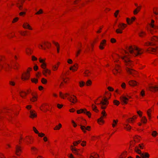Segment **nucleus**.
Returning <instances> with one entry per match:
<instances>
[{"mask_svg": "<svg viewBox=\"0 0 158 158\" xmlns=\"http://www.w3.org/2000/svg\"><path fill=\"white\" fill-rule=\"evenodd\" d=\"M113 73L115 75H116V73H119L120 72L118 71V70L117 69V68L116 67L115 68V70L113 71Z\"/></svg>", "mask_w": 158, "mask_h": 158, "instance_id": "32", "label": "nucleus"}, {"mask_svg": "<svg viewBox=\"0 0 158 158\" xmlns=\"http://www.w3.org/2000/svg\"><path fill=\"white\" fill-rule=\"evenodd\" d=\"M33 130L35 133L38 134V135L40 137H42L44 136V134L43 133H39L38 131L36 130L35 127H33Z\"/></svg>", "mask_w": 158, "mask_h": 158, "instance_id": "12", "label": "nucleus"}, {"mask_svg": "<svg viewBox=\"0 0 158 158\" xmlns=\"http://www.w3.org/2000/svg\"><path fill=\"white\" fill-rule=\"evenodd\" d=\"M141 8V6H137V8L134 11V14L136 15L137 14L138 12L139 11Z\"/></svg>", "mask_w": 158, "mask_h": 158, "instance_id": "21", "label": "nucleus"}, {"mask_svg": "<svg viewBox=\"0 0 158 158\" xmlns=\"http://www.w3.org/2000/svg\"><path fill=\"white\" fill-rule=\"evenodd\" d=\"M22 152L20 146L17 145L16 147L15 153L18 156H19Z\"/></svg>", "mask_w": 158, "mask_h": 158, "instance_id": "9", "label": "nucleus"}, {"mask_svg": "<svg viewBox=\"0 0 158 158\" xmlns=\"http://www.w3.org/2000/svg\"><path fill=\"white\" fill-rule=\"evenodd\" d=\"M80 86L81 87L83 86L85 84V82L84 81H81L80 82Z\"/></svg>", "mask_w": 158, "mask_h": 158, "instance_id": "46", "label": "nucleus"}, {"mask_svg": "<svg viewBox=\"0 0 158 158\" xmlns=\"http://www.w3.org/2000/svg\"><path fill=\"white\" fill-rule=\"evenodd\" d=\"M92 83L91 81L89 80H88L86 82V85L87 86H89L90 85H91Z\"/></svg>", "mask_w": 158, "mask_h": 158, "instance_id": "41", "label": "nucleus"}, {"mask_svg": "<svg viewBox=\"0 0 158 158\" xmlns=\"http://www.w3.org/2000/svg\"><path fill=\"white\" fill-rule=\"evenodd\" d=\"M59 64V63H58L57 64V66H56V65H53L52 66V69L53 70H57L58 67V66Z\"/></svg>", "mask_w": 158, "mask_h": 158, "instance_id": "38", "label": "nucleus"}, {"mask_svg": "<svg viewBox=\"0 0 158 158\" xmlns=\"http://www.w3.org/2000/svg\"><path fill=\"white\" fill-rule=\"evenodd\" d=\"M125 128L127 130H129L131 129V127L129 125L127 124L126 125V127H125Z\"/></svg>", "mask_w": 158, "mask_h": 158, "instance_id": "36", "label": "nucleus"}, {"mask_svg": "<svg viewBox=\"0 0 158 158\" xmlns=\"http://www.w3.org/2000/svg\"><path fill=\"white\" fill-rule=\"evenodd\" d=\"M134 118H130L128 120V122L129 123L132 122Z\"/></svg>", "mask_w": 158, "mask_h": 158, "instance_id": "53", "label": "nucleus"}, {"mask_svg": "<svg viewBox=\"0 0 158 158\" xmlns=\"http://www.w3.org/2000/svg\"><path fill=\"white\" fill-rule=\"evenodd\" d=\"M148 52L151 53H154L156 52V49L152 48H150L148 49Z\"/></svg>", "mask_w": 158, "mask_h": 158, "instance_id": "18", "label": "nucleus"}, {"mask_svg": "<svg viewBox=\"0 0 158 158\" xmlns=\"http://www.w3.org/2000/svg\"><path fill=\"white\" fill-rule=\"evenodd\" d=\"M73 96L75 97L74 98H73L72 97H70V98H68V99L71 102L75 103V102H77V99H76V97L74 95Z\"/></svg>", "mask_w": 158, "mask_h": 158, "instance_id": "15", "label": "nucleus"}, {"mask_svg": "<svg viewBox=\"0 0 158 158\" xmlns=\"http://www.w3.org/2000/svg\"><path fill=\"white\" fill-rule=\"evenodd\" d=\"M43 13V11L42 9H40L39 11L35 13L36 15H39Z\"/></svg>", "mask_w": 158, "mask_h": 158, "instance_id": "42", "label": "nucleus"}, {"mask_svg": "<svg viewBox=\"0 0 158 158\" xmlns=\"http://www.w3.org/2000/svg\"><path fill=\"white\" fill-rule=\"evenodd\" d=\"M141 121L144 123H145L147 121L146 118L145 117H143L142 118Z\"/></svg>", "mask_w": 158, "mask_h": 158, "instance_id": "33", "label": "nucleus"}, {"mask_svg": "<svg viewBox=\"0 0 158 158\" xmlns=\"http://www.w3.org/2000/svg\"><path fill=\"white\" fill-rule=\"evenodd\" d=\"M77 112L78 114L82 113H84L88 115L89 118L90 117L91 113L89 111H87L85 109H81L80 110H77Z\"/></svg>", "mask_w": 158, "mask_h": 158, "instance_id": "8", "label": "nucleus"}, {"mask_svg": "<svg viewBox=\"0 0 158 158\" xmlns=\"http://www.w3.org/2000/svg\"><path fill=\"white\" fill-rule=\"evenodd\" d=\"M31 81L33 82H34L35 83H37L38 82V79H31Z\"/></svg>", "mask_w": 158, "mask_h": 158, "instance_id": "51", "label": "nucleus"}, {"mask_svg": "<svg viewBox=\"0 0 158 158\" xmlns=\"http://www.w3.org/2000/svg\"><path fill=\"white\" fill-rule=\"evenodd\" d=\"M42 82L44 84H45L47 82V81L45 79L43 78L41 80Z\"/></svg>", "mask_w": 158, "mask_h": 158, "instance_id": "43", "label": "nucleus"}, {"mask_svg": "<svg viewBox=\"0 0 158 158\" xmlns=\"http://www.w3.org/2000/svg\"><path fill=\"white\" fill-rule=\"evenodd\" d=\"M152 41H157L158 40V38L157 37L154 36L152 39Z\"/></svg>", "mask_w": 158, "mask_h": 158, "instance_id": "44", "label": "nucleus"}, {"mask_svg": "<svg viewBox=\"0 0 158 158\" xmlns=\"http://www.w3.org/2000/svg\"><path fill=\"white\" fill-rule=\"evenodd\" d=\"M39 60L40 62L42 64L41 65L42 68L43 69H45L46 66V64L44 62V60L43 59H41V58H40Z\"/></svg>", "mask_w": 158, "mask_h": 158, "instance_id": "14", "label": "nucleus"}, {"mask_svg": "<svg viewBox=\"0 0 158 158\" xmlns=\"http://www.w3.org/2000/svg\"><path fill=\"white\" fill-rule=\"evenodd\" d=\"M10 84L12 86H14L15 85V82L13 81H9Z\"/></svg>", "mask_w": 158, "mask_h": 158, "instance_id": "48", "label": "nucleus"}, {"mask_svg": "<svg viewBox=\"0 0 158 158\" xmlns=\"http://www.w3.org/2000/svg\"><path fill=\"white\" fill-rule=\"evenodd\" d=\"M73 152L77 155H80V154L78 153V151L77 149H74V151Z\"/></svg>", "mask_w": 158, "mask_h": 158, "instance_id": "45", "label": "nucleus"}, {"mask_svg": "<svg viewBox=\"0 0 158 158\" xmlns=\"http://www.w3.org/2000/svg\"><path fill=\"white\" fill-rule=\"evenodd\" d=\"M108 104V102L106 98L102 99V101L100 102V103L97 104L98 105H100L101 108L102 109H104L106 108V106H104V105H107Z\"/></svg>", "mask_w": 158, "mask_h": 158, "instance_id": "5", "label": "nucleus"}, {"mask_svg": "<svg viewBox=\"0 0 158 158\" xmlns=\"http://www.w3.org/2000/svg\"><path fill=\"white\" fill-rule=\"evenodd\" d=\"M62 106H63V105H60V104H57V107L59 109L61 108H62Z\"/></svg>", "mask_w": 158, "mask_h": 158, "instance_id": "57", "label": "nucleus"}, {"mask_svg": "<svg viewBox=\"0 0 158 158\" xmlns=\"http://www.w3.org/2000/svg\"><path fill=\"white\" fill-rule=\"evenodd\" d=\"M121 101L123 103L127 104V101L128 100V98H126L124 96H122L120 98Z\"/></svg>", "mask_w": 158, "mask_h": 158, "instance_id": "11", "label": "nucleus"}, {"mask_svg": "<svg viewBox=\"0 0 158 158\" xmlns=\"http://www.w3.org/2000/svg\"><path fill=\"white\" fill-rule=\"evenodd\" d=\"M81 128V129L84 132H85V130H89V129H90V127L88 126L86 127L85 126H83L81 125H80Z\"/></svg>", "mask_w": 158, "mask_h": 158, "instance_id": "17", "label": "nucleus"}, {"mask_svg": "<svg viewBox=\"0 0 158 158\" xmlns=\"http://www.w3.org/2000/svg\"><path fill=\"white\" fill-rule=\"evenodd\" d=\"M113 102L114 104L118 106L119 104V102L116 100H115Z\"/></svg>", "mask_w": 158, "mask_h": 158, "instance_id": "39", "label": "nucleus"}, {"mask_svg": "<svg viewBox=\"0 0 158 158\" xmlns=\"http://www.w3.org/2000/svg\"><path fill=\"white\" fill-rule=\"evenodd\" d=\"M80 140L75 142L73 143V144L74 146H76L78 143H80Z\"/></svg>", "mask_w": 158, "mask_h": 158, "instance_id": "52", "label": "nucleus"}, {"mask_svg": "<svg viewBox=\"0 0 158 158\" xmlns=\"http://www.w3.org/2000/svg\"><path fill=\"white\" fill-rule=\"evenodd\" d=\"M36 97L35 96H33V98L31 99L30 100L31 101L34 102L36 100Z\"/></svg>", "mask_w": 158, "mask_h": 158, "instance_id": "47", "label": "nucleus"}, {"mask_svg": "<svg viewBox=\"0 0 158 158\" xmlns=\"http://www.w3.org/2000/svg\"><path fill=\"white\" fill-rule=\"evenodd\" d=\"M128 50L130 53H128V56H136L141 55L143 52L142 49L135 46L134 47L132 46H129L128 48Z\"/></svg>", "mask_w": 158, "mask_h": 158, "instance_id": "1", "label": "nucleus"}, {"mask_svg": "<svg viewBox=\"0 0 158 158\" xmlns=\"http://www.w3.org/2000/svg\"><path fill=\"white\" fill-rule=\"evenodd\" d=\"M31 150L35 153H36L37 149L34 147H32L31 148Z\"/></svg>", "mask_w": 158, "mask_h": 158, "instance_id": "37", "label": "nucleus"}, {"mask_svg": "<svg viewBox=\"0 0 158 158\" xmlns=\"http://www.w3.org/2000/svg\"><path fill=\"white\" fill-rule=\"evenodd\" d=\"M68 62L70 64H71L72 63V61L71 59H69L68 60Z\"/></svg>", "mask_w": 158, "mask_h": 158, "instance_id": "64", "label": "nucleus"}, {"mask_svg": "<svg viewBox=\"0 0 158 158\" xmlns=\"http://www.w3.org/2000/svg\"><path fill=\"white\" fill-rule=\"evenodd\" d=\"M32 60H36L37 58L34 56H32Z\"/></svg>", "mask_w": 158, "mask_h": 158, "instance_id": "59", "label": "nucleus"}, {"mask_svg": "<svg viewBox=\"0 0 158 158\" xmlns=\"http://www.w3.org/2000/svg\"><path fill=\"white\" fill-rule=\"evenodd\" d=\"M32 69L31 68H28L27 72L23 74L22 77V79L23 80H27L29 78V71L31 70Z\"/></svg>", "mask_w": 158, "mask_h": 158, "instance_id": "6", "label": "nucleus"}, {"mask_svg": "<svg viewBox=\"0 0 158 158\" xmlns=\"http://www.w3.org/2000/svg\"><path fill=\"white\" fill-rule=\"evenodd\" d=\"M152 135L153 137H155L157 135V133L156 131H154L152 132Z\"/></svg>", "mask_w": 158, "mask_h": 158, "instance_id": "35", "label": "nucleus"}, {"mask_svg": "<svg viewBox=\"0 0 158 158\" xmlns=\"http://www.w3.org/2000/svg\"><path fill=\"white\" fill-rule=\"evenodd\" d=\"M50 71L48 69H46V68L44 69L43 71V74L45 75V73H48L50 74Z\"/></svg>", "mask_w": 158, "mask_h": 158, "instance_id": "28", "label": "nucleus"}, {"mask_svg": "<svg viewBox=\"0 0 158 158\" xmlns=\"http://www.w3.org/2000/svg\"><path fill=\"white\" fill-rule=\"evenodd\" d=\"M139 35L140 36L143 37L144 35H146V33L143 31H141L139 33Z\"/></svg>", "mask_w": 158, "mask_h": 158, "instance_id": "30", "label": "nucleus"}, {"mask_svg": "<svg viewBox=\"0 0 158 158\" xmlns=\"http://www.w3.org/2000/svg\"><path fill=\"white\" fill-rule=\"evenodd\" d=\"M116 40L114 38H112L111 40V42L112 43H114L116 42Z\"/></svg>", "mask_w": 158, "mask_h": 158, "instance_id": "60", "label": "nucleus"}, {"mask_svg": "<svg viewBox=\"0 0 158 158\" xmlns=\"http://www.w3.org/2000/svg\"><path fill=\"white\" fill-rule=\"evenodd\" d=\"M135 151L138 154L140 155L142 158H148L149 157V155L148 153H142L141 150L137 147L135 148Z\"/></svg>", "mask_w": 158, "mask_h": 158, "instance_id": "2", "label": "nucleus"}, {"mask_svg": "<svg viewBox=\"0 0 158 158\" xmlns=\"http://www.w3.org/2000/svg\"><path fill=\"white\" fill-rule=\"evenodd\" d=\"M61 127V125L60 123L59 124V126H56L55 128H54V130H59L60 127Z\"/></svg>", "mask_w": 158, "mask_h": 158, "instance_id": "31", "label": "nucleus"}, {"mask_svg": "<svg viewBox=\"0 0 158 158\" xmlns=\"http://www.w3.org/2000/svg\"><path fill=\"white\" fill-rule=\"evenodd\" d=\"M126 86V84L124 83H122L121 85V87L123 88H124Z\"/></svg>", "mask_w": 158, "mask_h": 158, "instance_id": "58", "label": "nucleus"}, {"mask_svg": "<svg viewBox=\"0 0 158 158\" xmlns=\"http://www.w3.org/2000/svg\"><path fill=\"white\" fill-rule=\"evenodd\" d=\"M121 58L125 62L126 65H131V62L128 57V55H125L124 56L122 57Z\"/></svg>", "mask_w": 158, "mask_h": 158, "instance_id": "4", "label": "nucleus"}, {"mask_svg": "<svg viewBox=\"0 0 158 158\" xmlns=\"http://www.w3.org/2000/svg\"><path fill=\"white\" fill-rule=\"evenodd\" d=\"M150 89H152L153 90L152 91H156L157 90H158V87L150 86L149 87Z\"/></svg>", "mask_w": 158, "mask_h": 158, "instance_id": "25", "label": "nucleus"}, {"mask_svg": "<svg viewBox=\"0 0 158 158\" xmlns=\"http://www.w3.org/2000/svg\"><path fill=\"white\" fill-rule=\"evenodd\" d=\"M30 117L31 118H34L36 117V113L35 112V111L33 110H31L30 111Z\"/></svg>", "mask_w": 158, "mask_h": 158, "instance_id": "13", "label": "nucleus"}, {"mask_svg": "<svg viewBox=\"0 0 158 158\" xmlns=\"http://www.w3.org/2000/svg\"><path fill=\"white\" fill-rule=\"evenodd\" d=\"M107 89L110 91H114V89L111 87H108Z\"/></svg>", "mask_w": 158, "mask_h": 158, "instance_id": "54", "label": "nucleus"}, {"mask_svg": "<svg viewBox=\"0 0 158 158\" xmlns=\"http://www.w3.org/2000/svg\"><path fill=\"white\" fill-rule=\"evenodd\" d=\"M92 108L94 111L97 112L98 111V110L97 109V107L96 106L94 105H92Z\"/></svg>", "mask_w": 158, "mask_h": 158, "instance_id": "29", "label": "nucleus"}, {"mask_svg": "<svg viewBox=\"0 0 158 158\" xmlns=\"http://www.w3.org/2000/svg\"><path fill=\"white\" fill-rule=\"evenodd\" d=\"M135 17H133L131 19H130L128 18L126 19L127 22L128 24H130L133 21L135 20Z\"/></svg>", "mask_w": 158, "mask_h": 158, "instance_id": "19", "label": "nucleus"}, {"mask_svg": "<svg viewBox=\"0 0 158 158\" xmlns=\"http://www.w3.org/2000/svg\"><path fill=\"white\" fill-rule=\"evenodd\" d=\"M158 9V8L155 7L153 9V13L156 15H158V12H157V10Z\"/></svg>", "mask_w": 158, "mask_h": 158, "instance_id": "27", "label": "nucleus"}, {"mask_svg": "<svg viewBox=\"0 0 158 158\" xmlns=\"http://www.w3.org/2000/svg\"><path fill=\"white\" fill-rule=\"evenodd\" d=\"M73 67H75V69H73V67H71L70 68V70H73V71H74L75 70H76L77 69L78 67H77V66H76V65H74V66H73Z\"/></svg>", "mask_w": 158, "mask_h": 158, "instance_id": "40", "label": "nucleus"}, {"mask_svg": "<svg viewBox=\"0 0 158 158\" xmlns=\"http://www.w3.org/2000/svg\"><path fill=\"white\" fill-rule=\"evenodd\" d=\"M18 19V18L17 17L15 18L14 19L13 21H12V22L13 23H15V22H16Z\"/></svg>", "mask_w": 158, "mask_h": 158, "instance_id": "63", "label": "nucleus"}, {"mask_svg": "<svg viewBox=\"0 0 158 158\" xmlns=\"http://www.w3.org/2000/svg\"><path fill=\"white\" fill-rule=\"evenodd\" d=\"M102 116H101L99 118L98 120V123L100 124V123L101 122L102 123H103V121L102 120V117L103 116H105L106 115V112L104 110H103L102 112Z\"/></svg>", "mask_w": 158, "mask_h": 158, "instance_id": "10", "label": "nucleus"}, {"mask_svg": "<svg viewBox=\"0 0 158 158\" xmlns=\"http://www.w3.org/2000/svg\"><path fill=\"white\" fill-rule=\"evenodd\" d=\"M53 43L56 46L57 49V52L59 53V45L57 43L53 42Z\"/></svg>", "mask_w": 158, "mask_h": 158, "instance_id": "26", "label": "nucleus"}, {"mask_svg": "<svg viewBox=\"0 0 158 158\" xmlns=\"http://www.w3.org/2000/svg\"><path fill=\"white\" fill-rule=\"evenodd\" d=\"M106 40H103L102 42L100 43V45L99 46V48L101 49H104L103 46L106 44Z\"/></svg>", "mask_w": 158, "mask_h": 158, "instance_id": "16", "label": "nucleus"}, {"mask_svg": "<svg viewBox=\"0 0 158 158\" xmlns=\"http://www.w3.org/2000/svg\"><path fill=\"white\" fill-rule=\"evenodd\" d=\"M118 26L119 28L117 29L116 31L117 33H122V30L126 26V25L124 23L120 24Z\"/></svg>", "mask_w": 158, "mask_h": 158, "instance_id": "7", "label": "nucleus"}, {"mask_svg": "<svg viewBox=\"0 0 158 158\" xmlns=\"http://www.w3.org/2000/svg\"><path fill=\"white\" fill-rule=\"evenodd\" d=\"M151 111V109H149L147 112V114L149 117H150L151 116V114L150 113V112Z\"/></svg>", "mask_w": 158, "mask_h": 158, "instance_id": "50", "label": "nucleus"}, {"mask_svg": "<svg viewBox=\"0 0 158 158\" xmlns=\"http://www.w3.org/2000/svg\"><path fill=\"white\" fill-rule=\"evenodd\" d=\"M19 94L20 96L22 97V98H24V96H26L27 94L26 92H24L23 91H21L19 92Z\"/></svg>", "mask_w": 158, "mask_h": 158, "instance_id": "24", "label": "nucleus"}, {"mask_svg": "<svg viewBox=\"0 0 158 158\" xmlns=\"http://www.w3.org/2000/svg\"><path fill=\"white\" fill-rule=\"evenodd\" d=\"M126 69L127 72L128 73L131 74H133V72H135V71L127 67Z\"/></svg>", "mask_w": 158, "mask_h": 158, "instance_id": "20", "label": "nucleus"}, {"mask_svg": "<svg viewBox=\"0 0 158 158\" xmlns=\"http://www.w3.org/2000/svg\"><path fill=\"white\" fill-rule=\"evenodd\" d=\"M23 27L25 28H28L30 30H32L30 26L27 23H26L24 24L23 25Z\"/></svg>", "mask_w": 158, "mask_h": 158, "instance_id": "22", "label": "nucleus"}, {"mask_svg": "<svg viewBox=\"0 0 158 158\" xmlns=\"http://www.w3.org/2000/svg\"><path fill=\"white\" fill-rule=\"evenodd\" d=\"M140 95L142 96H144L145 95V92L144 90H142L140 92Z\"/></svg>", "mask_w": 158, "mask_h": 158, "instance_id": "49", "label": "nucleus"}, {"mask_svg": "<svg viewBox=\"0 0 158 158\" xmlns=\"http://www.w3.org/2000/svg\"><path fill=\"white\" fill-rule=\"evenodd\" d=\"M154 22V21L153 20H152V23L150 24V27L151 28V29H149L148 30L150 31V33L152 34H153L154 32L156 31V30L158 28L157 26H156L153 23Z\"/></svg>", "mask_w": 158, "mask_h": 158, "instance_id": "3", "label": "nucleus"}, {"mask_svg": "<svg viewBox=\"0 0 158 158\" xmlns=\"http://www.w3.org/2000/svg\"><path fill=\"white\" fill-rule=\"evenodd\" d=\"M119 11L118 10H117L116 11V12L114 14V15L116 17L117 16L118 14V13Z\"/></svg>", "mask_w": 158, "mask_h": 158, "instance_id": "55", "label": "nucleus"}, {"mask_svg": "<svg viewBox=\"0 0 158 158\" xmlns=\"http://www.w3.org/2000/svg\"><path fill=\"white\" fill-rule=\"evenodd\" d=\"M90 73V72L88 70H86L84 72L85 76L88 77L89 76V73Z\"/></svg>", "mask_w": 158, "mask_h": 158, "instance_id": "34", "label": "nucleus"}, {"mask_svg": "<svg viewBox=\"0 0 158 158\" xmlns=\"http://www.w3.org/2000/svg\"><path fill=\"white\" fill-rule=\"evenodd\" d=\"M129 84L131 86H134L137 85V82L134 81H129Z\"/></svg>", "mask_w": 158, "mask_h": 158, "instance_id": "23", "label": "nucleus"}, {"mask_svg": "<svg viewBox=\"0 0 158 158\" xmlns=\"http://www.w3.org/2000/svg\"><path fill=\"white\" fill-rule=\"evenodd\" d=\"M34 69L36 71L38 69V67L37 65H35L34 67Z\"/></svg>", "mask_w": 158, "mask_h": 158, "instance_id": "62", "label": "nucleus"}, {"mask_svg": "<svg viewBox=\"0 0 158 158\" xmlns=\"http://www.w3.org/2000/svg\"><path fill=\"white\" fill-rule=\"evenodd\" d=\"M81 51V49H79L78 51L77 52L76 54V56H77L80 53V52Z\"/></svg>", "mask_w": 158, "mask_h": 158, "instance_id": "61", "label": "nucleus"}, {"mask_svg": "<svg viewBox=\"0 0 158 158\" xmlns=\"http://www.w3.org/2000/svg\"><path fill=\"white\" fill-rule=\"evenodd\" d=\"M60 96L61 98L64 99V96L63 95L62 93L61 92H60Z\"/></svg>", "mask_w": 158, "mask_h": 158, "instance_id": "56", "label": "nucleus"}]
</instances>
